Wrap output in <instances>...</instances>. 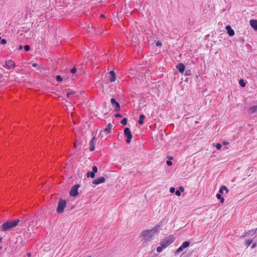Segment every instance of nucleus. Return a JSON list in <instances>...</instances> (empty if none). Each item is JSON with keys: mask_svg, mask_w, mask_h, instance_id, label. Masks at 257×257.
Returning <instances> with one entry per match:
<instances>
[{"mask_svg": "<svg viewBox=\"0 0 257 257\" xmlns=\"http://www.w3.org/2000/svg\"><path fill=\"white\" fill-rule=\"evenodd\" d=\"M160 227V225H157L151 230H145L141 233V236L145 240H150L158 233Z\"/></svg>", "mask_w": 257, "mask_h": 257, "instance_id": "nucleus-1", "label": "nucleus"}, {"mask_svg": "<svg viewBox=\"0 0 257 257\" xmlns=\"http://www.w3.org/2000/svg\"><path fill=\"white\" fill-rule=\"evenodd\" d=\"M20 222V219H17L15 220H11L10 221H7L3 223L2 225V230L3 231H9L11 229L15 227Z\"/></svg>", "mask_w": 257, "mask_h": 257, "instance_id": "nucleus-2", "label": "nucleus"}, {"mask_svg": "<svg viewBox=\"0 0 257 257\" xmlns=\"http://www.w3.org/2000/svg\"><path fill=\"white\" fill-rule=\"evenodd\" d=\"M174 241L173 237L169 236L163 239L160 243L161 245L164 249L166 248L168 246L171 244Z\"/></svg>", "mask_w": 257, "mask_h": 257, "instance_id": "nucleus-3", "label": "nucleus"}, {"mask_svg": "<svg viewBox=\"0 0 257 257\" xmlns=\"http://www.w3.org/2000/svg\"><path fill=\"white\" fill-rule=\"evenodd\" d=\"M66 202L65 200L62 199H60L58 202V204L57 208V212L58 213H62L66 207Z\"/></svg>", "mask_w": 257, "mask_h": 257, "instance_id": "nucleus-4", "label": "nucleus"}, {"mask_svg": "<svg viewBox=\"0 0 257 257\" xmlns=\"http://www.w3.org/2000/svg\"><path fill=\"white\" fill-rule=\"evenodd\" d=\"M3 66L7 69H11L16 67V64L13 61L10 59L5 61Z\"/></svg>", "mask_w": 257, "mask_h": 257, "instance_id": "nucleus-5", "label": "nucleus"}, {"mask_svg": "<svg viewBox=\"0 0 257 257\" xmlns=\"http://www.w3.org/2000/svg\"><path fill=\"white\" fill-rule=\"evenodd\" d=\"M112 127V125L111 123H108L106 126V128L104 129L103 131H101L100 133L101 138H103V136L107 135L109 134L111 132V130Z\"/></svg>", "mask_w": 257, "mask_h": 257, "instance_id": "nucleus-6", "label": "nucleus"}, {"mask_svg": "<svg viewBox=\"0 0 257 257\" xmlns=\"http://www.w3.org/2000/svg\"><path fill=\"white\" fill-rule=\"evenodd\" d=\"M124 134L127 138V139L126 141V142L127 143H130L131 141V140H132L133 137H132V135L131 134V133L130 131L129 128L126 127L124 128Z\"/></svg>", "mask_w": 257, "mask_h": 257, "instance_id": "nucleus-7", "label": "nucleus"}, {"mask_svg": "<svg viewBox=\"0 0 257 257\" xmlns=\"http://www.w3.org/2000/svg\"><path fill=\"white\" fill-rule=\"evenodd\" d=\"M80 185L78 184L73 186L70 190V195L73 197L77 196L78 193V189Z\"/></svg>", "mask_w": 257, "mask_h": 257, "instance_id": "nucleus-8", "label": "nucleus"}, {"mask_svg": "<svg viewBox=\"0 0 257 257\" xmlns=\"http://www.w3.org/2000/svg\"><path fill=\"white\" fill-rule=\"evenodd\" d=\"M190 245L189 241L184 242L176 250V253H178L183 251L185 248H187Z\"/></svg>", "mask_w": 257, "mask_h": 257, "instance_id": "nucleus-9", "label": "nucleus"}, {"mask_svg": "<svg viewBox=\"0 0 257 257\" xmlns=\"http://www.w3.org/2000/svg\"><path fill=\"white\" fill-rule=\"evenodd\" d=\"M190 245L189 241L184 242L176 250V253H178L183 251L185 248H187Z\"/></svg>", "mask_w": 257, "mask_h": 257, "instance_id": "nucleus-10", "label": "nucleus"}, {"mask_svg": "<svg viewBox=\"0 0 257 257\" xmlns=\"http://www.w3.org/2000/svg\"><path fill=\"white\" fill-rule=\"evenodd\" d=\"M98 169L96 166H93L92 167V172H88L86 176L88 178H93L95 177V174L97 172Z\"/></svg>", "mask_w": 257, "mask_h": 257, "instance_id": "nucleus-11", "label": "nucleus"}, {"mask_svg": "<svg viewBox=\"0 0 257 257\" xmlns=\"http://www.w3.org/2000/svg\"><path fill=\"white\" fill-rule=\"evenodd\" d=\"M105 178L103 177H101L94 180L92 183L94 185H98L99 184L104 182Z\"/></svg>", "mask_w": 257, "mask_h": 257, "instance_id": "nucleus-12", "label": "nucleus"}, {"mask_svg": "<svg viewBox=\"0 0 257 257\" xmlns=\"http://www.w3.org/2000/svg\"><path fill=\"white\" fill-rule=\"evenodd\" d=\"M110 102H111V103L112 104V105L115 107V111H117L119 109V107H120V105H119V104L116 101L115 99L113 98H112L111 99H110Z\"/></svg>", "mask_w": 257, "mask_h": 257, "instance_id": "nucleus-13", "label": "nucleus"}, {"mask_svg": "<svg viewBox=\"0 0 257 257\" xmlns=\"http://www.w3.org/2000/svg\"><path fill=\"white\" fill-rule=\"evenodd\" d=\"M250 26L255 31H257V20H251L249 21Z\"/></svg>", "mask_w": 257, "mask_h": 257, "instance_id": "nucleus-14", "label": "nucleus"}, {"mask_svg": "<svg viewBox=\"0 0 257 257\" xmlns=\"http://www.w3.org/2000/svg\"><path fill=\"white\" fill-rule=\"evenodd\" d=\"M256 238V235H255L251 239H246L245 240V245L248 247L249 245H250L253 242H254V240Z\"/></svg>", "mask_w": 257, "mask_h": 257, "instance_id": "nucleus-15", "label": "nucleus"}, {"mask_svg": "<svg viewBox=\"0 0 257 257\" xmlns=\"http://www.w3.org/2000/svg\"><path fill=\"white\" fill-rule=\"evenodd\" d=\"M226 30H227V33L229 35V36H233L234 35V31L230 26H227L226 27Z\"/></svg>", "mask_w": 257, "mask_h": 257, "instance_id": "nucleus-16", "label": "nucleus"}, {"mask_svg": "<svg viewBox=\"0 0 257 257\" xmlns=\"http://www.w3.org/2000/svg\"><path fill=\"white\" fill-rule=\"evenodd\" d=\"M116 79V75L114 71H111L109 72V81L111 82H114Z\"/></svg>", "mask_w": 257, "mask_h": 257, "instance_id": "nucleus-17", "label": "nucleus"}, {"mask_svg": "<svg viewBox=\"0 0 257 257\" xmlns=\"http://www.w3.org/2000/svg\"><path fill=\"white\" fill-rule=\"evenodd\" d=\"M176 68L180 73H183L184 71L185 66L183 63H179Z\"/></svg>", "mask_w": 257, "mask_h": 257, "instance_id": "nucleus-18", "label": "nucleus"}, {"mask_svg": "<svg viewBox=\"0 0 257 257\" xmlns=\"http://www.w3.org/2000/svg\"><path fill=\"white\" fill-rule=\"evenodd\" d=\"M255 233L256 230H251L244 233V234L243 235H242L241 237H245L249 235L253 236L255 234Z\"/></svg>", "mask_w": 257, "mask_h": 257, "instance_id": "nucleus-19", "label": "nucleus"}, {"mask_svg": "<svg viewBox=\"0 0 257 257\" xmlns=\"http://www.w3.org/2000/svg\"><path fill=\"white\" fill-rule=\"evenodd\" d=\"M248 112L250 114H253L257 112V105H253L250 107L248 109Z\"/></svg>", "mask_w": 257, "mask_h": 257, "instance_id": "nucleus-20", "label": "nucleus"}, {"mask_svg": "<svg viewBox=\"0 0 257 257\" xmlns=\"http://www.w3.org/2000/svg\"><path fill=\"white\" fill-rule=\"evenodd\" d=\"M224 191L226 192V193L228 192V190L226 187V186H222L219 189V192L220 193H223Z\"/></svg>", "mask_w": 257, "mask_h": 257, "instance_id": "nucleus-21", "label": "nucleus"}, {"mask_svg": "<svg viewBox=\"0 0 257 257\" xmlns=\"http://www.w3.org/2000/svg\"><path fill=\"white\" fill-rule=\"evenodd\" d=\"M145 118V116L144 114H141L140 116L139 123L140 124H143L144 123V120Z\"/></svg>", "mask_w": 257, "mask_h": 257, "instance_id": "nucleus-22", "label": "nucleus"}, {"mask_svg": "<svg viewBox=\"0 0 257 257\" xmlns=\"http://www.w3.org/2000/svg\"><path fill=\"white\" fill-rule=\"evenodd\" d=\"M216 198L218 199H220V202H221V203H223L224 202V199L223 197H221V195H220V193L216 194Z\"/></svg>", "mask_w": 257, "mask_h": 257, "instance_id": "nucleus-23", "label": "nucleus"}, {"mask_svg": "<svg viewBox=\"0 0 257 257\" xmlns=\"http://www.w3.org/2000/svg\"><path fill=\"white\" fill-rule=\"evenodd\" d=\"M252 243V245H251V248L252 249H253V248H255V247L256 246V244H257V240H255H255H254V242H253Z\"/></svg>", "mask_w": 257, "mask_h": 257, "instance_id": "nucleus-24", "label": "nucleus"}, {"mask_svg": "<svg viewBox=\"0 0 257 257\" xmlns=\"http://www.w3.org/2000/svg\"><path fill=\"white\" fill-rule=\"evenodd\" d=\"M95 140H96L95 137H93L90 142V145H94V143H95Z\"/></svg>", "mask_w": 257, "mask_h": 257, "instance_id": "nucleus-25", "label": "nucleus"}, {"mask_svg": "<svg viewBox=\"0 0 257 257\" xmlns=\"http://www.w3.org/2000/svg\"><path fill=\"white\" fill-rule=\"evenodd\" d=\"M56 80L58 81V82H61L62 81L63 79L62 78L59 76V75H57L56 77Z\"/></svg>", "mask_w": 257, "mask_h": 257, "instance_id": "nucleus-26", "label": "nucleus"}, {"mask_svg": "<svg viewBox=\"0 0 257 257\" xmlns=\"http://www.w3.org/2000/svg\"><path fill=\"white\" fill-rule=\"evenodd\" d=\"M127 119L126 118H124L121 121V123L123 125H125L127 123Z\"/></svg>", "mask_w": 257, "mask_h": 257, "instance_id": "nucleus-27", "label": "nucleus"}, {"mask_svg": "<svg viewBox=\"0 0 257 257\" xmlns=\"http://www.w3.org/2000/svg\"><path fill=\"white\" fill-rule=\"evenodd\" d=\"M163 249H164V248H162V247L161 245L158 246L157 248V251L158 252H161Z\"/></svg>", "mask_w": 257, "mask_h": 257, "instance_id": "nucleus-28", "label": "nucleus"}, {"mask_svg": "<svg viewBox=\"0 0 257 257\" xmlns=\"http://www.w3.org/2000/svg\"><path fill=\"white\" fill-rule=\"evenodd\" d=\"M239 84L240 85V86H241L242 87H244L245 86V83L244 82L243 80L242 79H241L239 82Z\"/></svg>", "mask_w": 257, "mask_h": 257, "instance_id": "nucleus-29", "label": "nucleus"}, {"mask_svg": "<svg viewBox=\"0 0 257 257\" xmlns=\"http://www.w3.org/2000/svg\"><path fill=\"white\" fill-rule=\"evenodd\" d=\"M221 147H222V145L219 143H217L216 145V148L217 150H220L221 148Z\"/></svg>", "mask_w": 257, "mask_h": 257, "instance_id": "nucleus-30", "label": "nucleus"}, {"mask_svg": "<svg viewBox=\"0 0 257 257\" xmlns=\"http://www.w3.org/2000/svg\"><path fill=\"white\" fill-rule=\"evenodd\" d=\"M24 49L25 50V51H28L30 50V47L29 45H26L24 46Z\"/></svg>", "mask_w": 257, "mask_h": 257, "instance_id": "nucleus-31", "label": "nucleus"}, {"mask_svg": "<svg viewBox=\"0 0 257 257\" xmlns=\"http://www.w3.org/2000/svg\"><path fill=\"white\" fill-rule=\"evenodd\" d=\"M7 43V40L6 39H2L1 41V44L3 45H5Z\"/></svg>", "mask_w": 257, "mask_h": 257, "instance_id": "nucleus-32", "label": "nucleus"}, {"mask_svg": "<svg viewBox=\"0 0 257 257\" xmlns=\"http://www.w3.org/2000/svg\"><path fill=\"white\" fill-rule=\"evenodd\" d=\"M74 93L73 92H68L67 93V97L68 98H70V96L72 94H73Z\"/></svg>", "mask_w": 257, "mask_h": 257, "instance_id": "nucleus-33", "label": "nucleus"}, {"mask_svg": "<svg viewBox=\"0 0 257 257\" xmlns=\"http://www.w3.org/2000/svg\"><path fill=\"white\" fill-rule=\"evenodd\" d=\"M175 194L178 196H180L181 195L180 191L177 190L176 191H175Z\"/></svg>", "mask_w": 257, "mask_h": 257, "instance_id": "nucleus-34", "label": "nucleus"}, {"mask_svg": "<svg viewBox=\"0 0 257 257\" xmlns=\"http://www.w3.org/2000/svg\"><path fill=\"white\" fill-rule=\"evenodd\" d=\"M77 70L76 68H73L71 69V72L72 73H75L76 72Z\"/></svg>", "mask_w": 257, "mask_h": 257, "instance_id": "nucleus-35", "label": "nucleus"}, {"mask_svg": "<svg viewBox=\"0 0 257 257\" xmlns=\"http://www.w3.org/2000/svg\"><path fill=\"white\" fill-rule=\"evenodd\" d=\"M170 192L172 193L175 192V188L174 187H171L170 189Z\"/></svg>", "mask_w": 257, "mask_h": 257, "instance_id": "nucleus-36", "label": "nucleus"}, {"mask_svg": "<svg viewBox=\"0 0 257 257\" xmlns=\"http://www.w3.org/2000/svg\"><path fill=\"white\" fill-rule=\"evenodd\" d=\"M94 149H95V146L94 145H90V151H93Z\"/></svg>", "mask_w": 257, "mask_h": 257, "instance_id": "nucleus-37", "label": "nucleus"}, {"mask_svg": "<svg viewBox=\"0 0 257 257\" xmlns=\"http://www.w3.org/2000/svg\"><path fill=\"white\" fill-rule=\"evenodd\" d=\"M166 163L167 164V165L168 166H171L172 165V162L171 161H167L166 162Z\"/></svg>", "mask_w": 257, "mask_h": 257, "instance_id": "nucleus-38", "label": "nucleus"}, {"mask_svg": "<svg viewBox=\"0 0 257 257\" xmlns=\"http://www.w3.org/2000/svg\"><path fill=\"white\" fill-rule=\"evenodd\" d=\"M156 45L158 47H160L162 46V43L160 41H157L156 43Z\"/></svg>", "mask_w": 257, "mask_h": 257, "instance_id": "nucleus-39", "label": "nucleus"}, {"mask_svg": "<svg viewBox=\"0 0 257 257\" xmlns=\"http://www.w3.org/2000/svg\"><path fill=\"white\" fill-rule=\"evenodd\" d=\"M179 190H180V191H181V192H183V191H184V189L183 187H182V186H180V187H179Z\"/></svg>", "mask_w": 257, "mask_h": 257, "instance_id": "nucleus-40", "label": "nucleus"}, {"mask_svg": "<svg viewBox=\"0 0 257 257\" xmlns=\"http://www.w3.org/2000/svg\"><path fill=\"white\" fill-rule=\"evenodd\" d=\"M115 116H116V117H121V114H116L115 115Z\"/></svg>", "mask_w": 257, "mask_h": 257, "instance_id": "nucleus-41", "label": "nucleus"}, {"mask_svg": "<svg viewBox=\"0 0 257 257\" xmlns=\"http://www.w3.org/2000/svg\"><path fill=\"white\" fill-rule=\"evenodd\" d=\"M228 144H229V143L227 142H224L223 143V145H228Z\"/></svg>", "mask_w": 257, "mask_h": 257, "instance_id": "nucleus-42", "label": "nucleus"}, {"mask_svg": "<svg viewBox=\"0 0 257 257\" xmlns=\"http://www.w3.org/2000/svg\"><path fill=\"white\" fill-rule=\"evenodd\" d=\"M32 66H33V67H36V66H37V63H33V64H32Z\"/></svg>", "mask_w": 257, "mask_h": 257, "instance_id": "nucleus-43", "label": "nucleus"}, {"mask_svg": "<svg viewBox=\"0 0 257 257\" xmlns=\"http://www.w3.org/2000/svg\"><path fill=\"white\" fill-rule=\"evenodd\" d=\"M23 49V46H20L19 48V50H22Z\"/></svg>", "mask_w": 257, "mask_h": 257, "instance_id": "nucleus-44", "label": "nucleus"}, {"mask_svg": "<svg viewBox=\"0 0 257 257\" xmlns=\"http://www.w3.org/2000/svg\"><path fill=\"white\" fill-rule=\"evenodd\" d=\"M2 241V237L0 236V243Z\"/></svg>", "mask_w": 257, "mask_h": 257, "instance_id": "nucleus-45", "label": "nucleus"}, {"mask_svg": "<svg viewBox=\"0 0 257 257\" xmlns=\"http://www.w3.org/2000/svg\"><path fill=\"white\" fill-rule=\"evenodd\" d=\"M31 255V253H28V256H30Z\"/></svg>", "mask_w": 257, "mask_h": 257, "instance_id": "nucleus-46", "label": "nucleus"}, {"mask_svg": "<svg viewBox=\"0 0 257 257\" xmlns=\"http://www.w3.org/2000/svg\"><path fill=\"white\" fill-rule=\"evenodd\" d=\"M100 17H104V16L103 15H101Z\"/></svg>", "mask_w": 257, "mask_h": 257, "instance_id": "nucleus-47", "label": "nucleus"}, {"mask_svg": "<svg viewBox=\"0 0 257 257\" xmlns=\"http://www.w3.org/2000/svg\"><path fill=\"white\" fill-rule=\"evenodd\" d=\"M2 248V246H0V250Z\"/></svg>", "mask_w": 257, "mask_h": 257, "instance_id": "nucleus-48", "label": "nucleus"}, {"mask_svg": "<svg viewBox=\"0 0 257 257\" xmlns=\"http://www.w3.org/2000/svg\"><path fill=\"white\" fill-rule=\"evenodd\" d=\"M1 39V37H0V40Z\"/></svg>", "mask_w": 257, "mask_h": 257, "instance_id": "nucleus-49", "label": "nucleus"}]
</instances>
